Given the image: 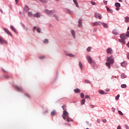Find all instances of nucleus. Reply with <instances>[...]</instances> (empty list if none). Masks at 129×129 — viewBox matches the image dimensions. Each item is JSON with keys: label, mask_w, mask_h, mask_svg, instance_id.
<instances>
[{"label": "nucleus", "mask_w": 129, "mask_h": 129, "mask_svg": "<svg viewBox=\"0 0 129 129\" xmlns=\"http://www.w3.org/2000/svg\"><path fill=\"white\" fill-rule=\"evenodd\" d=\"M107 61L108 62H106V65L109 69H110V65H112L114 63V57L112 55L108 56L107 58Z\"/></svg>", "instance_id": "f257e3e1"}, {"label": "nucleus", "mask_w": 129, "mask_h": 129, "mask_svg": "<svg viewBox=\"0 0 129 129\" xmlns=\"http://www.w3.org/2000/svg\"><path fill=\"white\" fill-rule=\"evenodd\" d=\"M86 59L88 61V63L89 64H90L91 66L94 69H96L97 68V67H96V63H95V61L92 59V57H91L89 55L86 56Z\"/></svg>", "instance_id": "f03ea898"}, {"label": "nucleus", "mask_w": 129, "mask_h": 129, "mask_svg": "<svg viewBox=\"0 0 129 129\" xmlns=\"http://www.w3.org/2000/svg\"><path fill=\"white\" fill-rule=\"evenodd\" d=\"M126 37L129 38V31H127L126 34H122L120 35L121 39H119L118 41L120 43H122L123 45L125 44V40H126Z\"/></svg>", "instance_id": "7ed1b4c3"}, {"label": "nucleus", "mask_w": 129, "mask_h": 129, "mask_svg": "<svg viewBox=\"0 0 129 129\" xmlns=\"http://www.w3.org/2000/svg\"><path fill=\"white\" fill-rule=\"evenodd\" d=\"M62 116L64 120L66 119L67 117V121L68 122H70V118H69V113H68V112H67L66 110H64Z\"/></svg>", "instance_id": "20e7f679"}, {"label": "nucleus", "mask_w": 129, "mask_h": 129, "mask_svg": "<svg viewBox=\"0 0 129 129\" xmlns=\"http://www.w3.org/2000/svg\"><path fill=\"white\" fill-rule=\"evenodd\" d=\"M44 12L45 14H46V15H52V14H54V13H55L56 11L55 10H48L47 9H45L44 11Z\"/></svg>", "instance_id": "39448f33"}, {"label": "nucleus", "mask_w": 129, "mask_h": 129, "mask_svg": "<svg viewBox=\"0 0 129 129\" xmlns=\"http://www.w3.org/2000/svg\"><path fill=\"white\" fill-rule=\"evenodd\" d=\"M102 24V22L100 21H96L92 23V26H100Z\"/></svg>", "instance_id": "423d86ee"}, {"label": "nucleus", "mask_w": 129, "mask_h": 129, "mask_svg": "<svg viewBox=\"0 0 129 129\" xmlns=\"http://www.w3.org/2000/svg\"><path fill=\"white\" fill-rule=\"evenodd\" d=\"M71 34L74 39H75V38H76V33L75 32V31H74V30H71Z\"/></svg>", "instance_id": "0eeeda50"}, {"label": "nucleus", "mask_w": 129, "mask_h": 129, "mask_svg": "<svg viewBox=\"0 0 129 129\" xmlns=\"http://www.w3.org/2000/svg\"><path fill=\"white\" fill-rule=\"evenodd\" d=\"M106 52L107 54H113V50L110 47L107 49Z\"/></svg>", "instance_id": "6e6552de"}, {"label": "nucleus", "mask_w": 129, "mask_h": 129, "mask_svg": "<svg viewBox=\"0 0 129 129\" xmlns=\"http://www.w3.org/2000/svg\"><path fill=\"white\" fill-rule=\"evenodd\" d=\"M64 11L66 13H68V14H70V15H73V11L70 10L68 8H65L64 9Z\"/></svg>", "instance_id": "1a4fd4ad"}, {"label": "nucleus", "mask_w": 129, "mask_h": 129, "mask_svg": "<svg viewBox=\"0 0 129 129\" xmlns=\"http://www.w3.org/2000/svg\"><path fill=\"white\" fill-rule=\"evenodd\" d=\"M4 31L5 32V33H6V34H7V35H9V36H13L11 32H10L8 29L4 28Z\"/></svg>", "instance_id": "9d476101"}, {"label": "nucleus", "mask_w": 129, "mask_h": 129, "mask_svg": "<svg viewBox=\"0 0 129 129\" xmlns=\"http://www.w3.org/2000/svg\"><path fill=\"white\" fill-rule=\"evenodd\" d=\"M23 9L24 12H26V13H29V12H30V8H29L27 5H25Z\"/></svg>", "instance_id": "9b49d317"}, {"label": "nucleus", "mask_w": 129, "mask_h": 129, "mask_svg": "<svg viewBox=\"0 0 129 129\" xmlns=\"http://www.w3.org/2000/svg\"><path fill=\"white\" fill-rule=\"evenodd\" d=\"M120 64H121V66H122V67H124V68H126V67H127V62L123 61L121 62Z\"/></svg>", "instance_id": "f8f14e48"}, {"label": "nucleus", "mask_w": 129, "mask_h": 129, "mask_svg": "<svg viewBox=\"0 0 129 129\" xmlns=\"http://www.w3.org/2000/svg\"><path fill=\"white\" fill-rule=\"evenodd\" d=\"M5 43V44H8V42L4 39L2 37H0V44H3Z\"/></svg>", "instance_id": "ddd939ff"}, {"label": "nucleus", "mask_w": 129, "mask_h": 129, "mask_svg": "<svg viewBox=\"0 0 129 129\" xmlns=\"http://www.w3.org/2000/svg\"><path fill=\"white\" fill-rule=\"evenodd\" d=\"M15 89H16V90H17V91H20V92H22V91H23V89L18 86H15Z\"/></svg>", "instance_id": "4468645a"}, {"label": "nucleus", "mask_w": 129, "mask_h": 129, "mask_svg": "<svg viewBox=\"0 0 129 129\" xmlns=\"http://www.w3.org/2000/svg\"><path fill=\"white\" fill-rule=\"evenodd\" d=\"M78 24L79 28H81V27H82V20L79 19L78 21Z\"/></svg>", "instance_id": "2eb2a0df"}, {"label": "nucleus", "mask_w": 129, "mask_h": 129, "mask_svg": "<svg viewBox=\"0 0 129 129\" xmlns=\"http://www.w3.org/2000/svg\"><path fill=\"white\" fill-rule=\"evenodd\" d=\"M34 17L35 18H40L41 17V14L39 13H36L34 15Z\"/></svg>", "instance_id": "dca6fc26"}, {"label": "nucleus", "mask_w": 129, "mask_h": 129, "mask_svg": "<svg viewBox=\"0 0 129 129\" xmlns=\"http://www.w3.org/2000/svg\"><path fill=\"white\" fill-rule=\"evenodd\" d=\"M101 25H102L103 27L104 28H105L106 29H107V28H108V25L106 23H102Z\"/></svg>", "instance_id": "f3484780"}, {"label": "nucleus", "mask_w": 129, "mask_h": 129, "mask_svg": "<svg viewBox=\"0 0 129 129\" xmlns=\"http://www.w3.org/2000/svg\"><path fill=\"white\" fill-rule=\"evenodd\" d=\"M10 28H11V30H12V31H13V32H14L15 33H16L17 34V30H16V28H15V27H14V26H11Z\"/></svg>", "instance_id": "a211bd4d"}, {"label": "nucleus", "mask_w": 129, "mask_h": 129, "mask_svg": "<svg viewBox=\"0 0 129 129\" xmlns=\"http://www.w3.org/2000/svg\"><path fill=\"white\" fill-rule=\"evenodd\" d=\"M74 92H75V93H80V92H81V90L80 89L77 88L74 90Z\"/></svg>", "instance_id": "6ab92c4d"}, {"label": "nucleus", "mask_w": 129, "mask_h": 129, "mask_svg": "<svg viewBox=\"0 0 129 129\" xmlns=\"http://www.w3.org/2000/svg\"><path fill=\"white\" fill-rule=\"evenodd\" d=\"M75 5H76V7L77 8H79V5H78V2H77V1L76 0H73Z\"/></svg>", "instance_id": "aec40b11"}, {"label": "nucleus", "mask_w": 129, "mask_h": 129, "mask_svg": "<svg viewBox=\"0 0 129 129\" xmlns=\"http://www.w3.org/2000/svg\"><path fill=\"white\" fill-rule=\"evenodd\" d=\"M40 3H42V4H47L48 3V0H38Z\"/></svg>", "instance_id": "412c9836"}, {"label": "nucleus", "mask_w": 129, "mask_h": 129, "mask_svg": "<svg viewBox=\"0 0 129 129\" xmlns=\"http://www.w3.org/2000/svg\"><path fill=\"white\" fill-rule=\"evenodd\" d=\"M56 113H57V112H56V110H53L51 112V115L52 116H54V115H55L56 114Z\"/></svg>", "instance_id": "4be33fe9"}, {"label": "nucleus", "mask_w": 129, "mask_h": 129, "mask_svg": "<svg viewBox=\"0 0 129 129\" xmlns=\"http://www.w3.org/2000/svg\"><path fill=\"white\" fill-rule=\"evenodd\" d=\"M112 34H113V35H118V33L117 32V30L114 29L112 31Z\"/></svg>", "instance_id": "5701e85b"}, {"label": "nucleus", "mask_w": 129, "mask_h": 129, "mask_svg": "<svg viewBox=\"0 0 129 129\" xmlns=\"http://www.w3.org/2000/svg\"><path fill=\"white\" fill-rule=\"evenodd\" d=\"M66 56H68L69 57H75V55L74 54H71V53H67Z\"/></svg>", "instance_id": "b1692460"}, {"label": "nucleus", "mask_w": 129, "mask_h": 129, "mask_svg": "<svg viewBox=\"0 0 129 129\" xmlns=\"http://www.w3.org/2000/svg\"><path fill=\"white\" fill-rule=\"evenodd\" d=\"M124 22H125V23L129 22V17H126L124 18Z\"/></svg>", "instance_id": "393cba45"}, {"label": "nucleus", "mask_w": 129, "mask_h": 129, "mask_svg": "<svg viewBox=\"0 0 129 129\" xmlns=\"http://www.w3.org/2000/svg\"><path fill=\"white\" fill-rule=\"evenodd\" d=\"M115 7H116V8H120V4L118 3H115Z\"/></svg>", "instance_id": "a878e982"}, {"label": "nucleus", "mask_w": 129, "mask_h": 129, "mask_svg": "<svg viewBox=\"0 0 129 129\" xmlns=\"http://www.w3.org/2000/svg\"><path fill=\"white\" fill-rule=\"evenodd\" d=\"M99 93H100V94H107V93L105 92L104 91H103L102 90H99Z\"/></svg>", "instance_id": "bb28decb"}, {"label": "nucleus", "mask_w": 129, "mask_h": 129, "mask_svg": "<svg viewBox=\"0 0 129 129\" xmlns=\"http://www.w3.org/2000/svg\"><path fill=\"white\" fill-rule=\"evenodd\" d=\"M121 78L122 79H123L124 78H126V76L124 74L122 73L121 75Z\"/></svg>", "instance_id": "cd10ccee"}, {"label": "nucleus", "mask_w": 129, "mask_h": 129, "mask_svg": "<svg viewBox=\"0 0 129 129\" xmlns=\"http://www.w3.org/2000/svg\"><path fill=\"white\" fill-rule=\"evenodd\" d=\"M79 65L81 70H82V69H83V66H82V63H81V61H79Z\"/></svg>", "instance_id": "c85d7f7f"}, {"label": "nucleus", "mask_w": 129, "mask_h": 129, "mask_svg": "<svg viewBox=\"0 0 129 129\" xmlns=\"http://www.w3.org/2000/svg\"><path fill=\"white\" fill-rule=\"evenodd\" d=\"M85 103V99H83L81 101V105H83Z\"/></svg>", "instance_id": "c756f323"}, {"label": "nucleus", "mask_w": 129, "mask_h": 129, "mask_svg": "<svg viewBox=\"0 0 129 129\" xmlns=\"http://www.w3.org/2000/svg\"><path fill=\"white\" fill-rule=\"evenodd\" d=\"M52 17H53V18H54L55 20H56V21H58V16H57V15L53 14Z\"/></svg>", "instance_id": "7c9ffc66"}, {"label": "nucleus", "mask_w": 129, "mask_h": 129, "mask_svg": "<svg viewBox=\"0 0 129 129\" xmlns=\"http://www.w3.org/2000/svg\"><path fill=\"white\" fill-rule=\"evenodd\" d=\"M28 15L29 16V17H32L33 16V13H32V12L29 11L28 12Z\"/></svg>", "instance_id": "2f4dec72"}, {"label": "nucleus", "mask_w": 129, "mask_h": 129, "mask_svg": "<svg viewBox=\"0 0 129 129\" xmlns=\"http://www.w3.org/2000/svg\"><path fill=\"white\" fill-rule=\"evenodd\" d=\"M106 8L107 11V12H108V13H112V10H111V9L108 8V7H106Z\"/></svg>", "instance_id": "473e14b6"}, {"label": "nucleus", "mask_w": 129, "mask_h": 129, "mask_svg": "<svg viewBox=\"0 0 129 129\" xmlns=\"http://www.w3.org/2000/svg\"><path fill=\"white\" fill-rule=\"evenodd\" d=\"M43 43H44V44H48V43H49V41L47 39H45L43 41Z\"/></svg>", "instance_id": "72a5a7b5"}, {"label": "nucleus", "mask_w": 129, "mask_h": 129, "mask_svg": "<svg viewBox=\"0 0 129 129\" xmlns=\"http://www.w3.org/2000/svg\"><path fill=\"white\" fill-rule=\"evenodd\" d=\"M121 88H126V85H125V84H122L121 85Z\"/></svg>", "instance_id": "f704fd0d"}, {"label": "nucleus", "mask_w": 129, "mask_h": 129, "mask_svg": "<svg viewBox=\"0 0 129 129\" xmlns=\"http://www.w3.org/2000/svg\"><path fill=\"white\" fill-rule=\"evenodd\" d=\"M99 15H100V14H98V13H95V18H96V19H98V17H99Z\"/></svg>", "instance_id": "c9c22d12"}, {"label": "nucleus", "mask_w": 129, "mask_h": 129, "mask_svg": "<svg viewBox=\"0 0 129 129\" xmlns=\"http://www.w3.org/2000/svg\"><path fill=\"white\" fill-rule=\"evenodd\" d=\"M119 94H118L115 98V100H118V98H119Z\"/></svg>", "instance_id": "e433bc0d"}, {"label": "nucleus", "mask_w": 129, "mask_h": 129, "mask_svg": "<svg viewBox=\"0 0 129 129\" xmlns=\"http://www.w3.org/2000/svg\"><path fill=\"white\" fill-rule=\"evenodd\" d=\"M91 50V47H90V46H89L88 47H87V52H90Z\"/></svg>", "instance_id": "4c0bfd02"}, {"label": "nucleus", "mask_w": 129, "mask_h": 129, "mask_svg": "<svg viewBox=\"0 0 129 129\" xmlns=\"http://www.w3.org/2000/svg\"><path fill=\"white\" fill-rule=\"evenodd\" d=\"M81 98H84V94L83 93H81Z\"/></svg>", "instance_id": "58836bf2"}, {"label": "nucleus", "mask_w": 129, "mask_h": 129, "mask_svg": "<svg viewBox=\"0 0 129 129\" xmlns=\"http://www.w3.org/2000/svg\"><path fill=\"white\" fill-rule=\"evenodd\" d=\"M118 112L119 114H120V115H123V113H122V112L121 111L118 110Z\"/></svg>", "instance_id": "ea45409f"}, {"label": "nucleus", "mask_w": 129, "mask_h": 129, "mask_svg": "<svg viewBox=\"0 0 129 129\" xmlns=\"http://www.w3.org/2000/svg\"><path fill=\"white\" fill-rule=\"evenodd\" d=\"M37 31L38 33H40V32H41V28H37Z\"/></svg>", "instance_id": "a19ab883"}, {"label": "nucleus", "mask_w": 129, "mask_h": 129, "mask_svg": "<svg viewBox=\"0 0 129 129\" xmlns=\"http://www.w3.org/2000/svg\"><path fill=\"white\" fill-rule=\"evenodd\" d=\"M85 82H86V83H90V81L88 80H85Z\"/></svg>", "instance_id": "79ce46f5"}, {"label": "nucleus", "mask_w": 129, "mask_h": 129, "mask_svg": "<svg viewBox=\"0 0 129 129\" xmlns=\"http://www.w3.org/2000/svg\"><path fill=\"white\" fill-rule=\"evenodd\" d=\"M85 98L86 99H90V97L89 96V95H86L85 96Z\"/></svg>", "instance_id": "37998d69"}, {"label": "nucleus", "mask_w": 129, "mask_h": 129, "mask_svg": "<svg viewBox=\"0 0 129 129\" xmlns=\"http://www.w3.org/2000/svg\"><path fill=\"white\" fill-rule=\"evenodd\" d=\"M91 5H92V6H95V4H96L95 2L93 1L91 2Z\"/></svg>", "instance_id": "c03bdc74"}, {"label": "nucleus", "mask_w": 129, "mask_h": 129, "mask_svg": "<svg viewBox=\"0 0 129 129\" xmlns=\"http://www.w3.org/2000/svg\"><path fill=\"white\" fill-rule=\"evenodd\" d=\"M90 107H91V108H94L95 106L94 105L90 104Z\"/></svg>", "instance_id": "a18cd8bd"}, {"label": "nucleus", "mask_w": 129, "mask_h": 129, "mask_svg": "<svg viewBox=\"0 0 129 129\" xmlns=\"http://www.w3.org/2000/svg\"><path fill=\"white\" fill-rule=\"evenodd\" d=\"M44 58H45V56L44 55L39 56V59H44Z\"/></svg>", "instance_id": "49530a36"}, {"label": "nucleus", "mask_w": 129, "mask_h": 129, "mask_svg": "<svg viewBox=\"0 0 129 129\" xmlns=\"http://www.w3.org/2000/svg\"><path fill=\"white\" fill-rule=\"evenodd\" d=\"M61 107H62V109H63V110H64V109H65V108H66V105H63L61 106Z\"/></svg>", "instance_id": "de8ad7c7"}, {"label": "nucleus", "mask_w": 129, "mask_h": 129, "mask_svg": "<svg viewBox=\"0 0 129 129\" xmlns=\"http://www.w3.org/2000/svg\"><path fill=\"white\" fill-rule=\"evenodd\" d=\"M100 121H101V120H100V119H97V122H98V123H100Z\"/></svg>", "instance_id": "09e8293b"}, {"label": "nucleus", "mask_w": 129, "mask_h": 129, "mask_svg": "<svg viewBox=\"0 0 129 129\" xmlns=\"http://www.w3.org/2000/svg\"><path fill=\"white\" fill-rule=\"evenodd\" d=\"M4 77H5V78H6V79H8V78H10V77H9V76L8 75L4 76Z\"/></svg>", "instance_id": "8fccbe9b"}, {"label": "nucleus", "mask_w": 129, "mask_h": 129, "mask_svg": "<svg viewBox=\"0 0 129 129\" xmlns=\"http://www.w3.org/2000/svg\"><path fill=\"white\" fill-rule=\"evenodd\" d=\"M100 20H101V19H102V16H101V15H100V14L99 15L98 17Z\"/></svg>", "instance_id": "3c124183"}, {"label": "nucleus", "mask_w": 129, "mask_h": 129, "mask_svg": "<svg viewBox=\"0 0 129 129\" xmlns=\"http://www.w3.org/2000/svg\"><path fill=\"white\" fill-rule=\"evenodd\" d=\"M102 121H103V122H104V123H105L106 122L107 120H106V119H103L102 120Z\"/></svg>", "instance_id": "603ef678"}, {"label": "nucleus", "mask_w": 129, "mask_h": 129, "mask_svg": "<svg viewBox=\"0 0 129 129\" xmlns=\"http://www.w3.org/2000/svg\"><path fill=\"white\" fill-rule=\"evenodd\" d=\"M112 111H113V112H114L115 111V108L112 107L111 108Z\"/></svg>", "instance_id": "864d4df0"}, {"label": "nucleus", "mask_w": 129, "mask_h": 129, "mask_svg": "<svg viewBox=\"0 0 129 129\" xmlns=\"http://www.w3.org/2000/svg\"><path fill=\"white\" fill-rule=\"evenodd\" d=\"M117 129H121V127L120 126V125H118L117 127Z\"/></svg>", "instance_id": "5fc2aeb1"}, {"label": "nucleus", "mask_w": 129, "mask_h": 129, "mask_svg": "<svg viewBox=\"0 0 129 129\" xmlns=\"http://www.w3.org/2000/svg\"><path fill=\"white\" fill-rule=\"evenodd\" d=\"M104 5H107V1H104Z\"/></svg>", "instance_id": "6e6d98bb"}, {"label": "nucleus", "mask_w": 129, "mask_h": 129, "mask_svg": "<svg viewBox=\"0 0 129 129\" xmlns=\"http://www.w3.org/2000/svg\"><path fill=\"white\" fill-rule=\"evenodd\" d=\"M25 96H27V97H30V95L29 94H25Z\"/></svg>", "instance_id": "4d7b16f0"}, {"label": "nucleus", "mask_w": 129, "mask_h": 129, "mask_svg": "<svg viewBox=\"0 0 129 129\" xmlns=\"http://www.w3.org/2000/svg\"><path fill=\"white\" fill-rule=\"evenodd\" d=\"M127 59L129 60V52H128L127 53Z\"/></svg>", "instance_id": "13d9d810"}, {"label": "nucleus", "mask_w": 129, "mask_h": 129, "mask_svg": "<svg viewBox=\"0 0 129 129\" xmlns=\"http://www.w3.org/2000/svg\"><path fill=\"white\" fill-rule=\"evenodd\" d=\"M96 31H97V29L94 28V29H93V32H96Z\"/></svg>", "instance_id": "bf43d9fd"}, {"label": "nucleus", "mask_w": 129, "mask_h": 129, "mask_svg": "<svg viewBox=\"0 0 129 129\" xmlns=\"http://www.w3.org/2000/svg\"><path fill=\"white\" fill-rule=\"evenodd\" d=\"M125 126H126V129H129V127H128V126H127V125H125Z\"/></svg>", "instance_id": "052dcab7"}, {"label": "nucleus", "mask_w": 129, "mask_h": 129, "mask_svg": "<svg viewBox=\"0 0 129 129\" xmlns=\"http://www.w3.org/2000/svg\"><path fill=\"white\" fill-rule=\"evenodd\" d=\"M116 10L117 11H119V10H120L119 7H117V8L116 9Z\"/></svg>", "instance_id": "680f3d73"}, {"label": "nucleus", "mask_w": 129, "mask_h": 129, "mask_svg": "<svg viewBox=\"0 0 129 129\" xmlns=\"http://www.w3.org/2000/svg\"><path fill=\"white\" fill-rule=\"evenodd\" d=\"M18 2H19V0H15V3L16 5L18 4Z\"/></svg>", "instance_id": "e2e57ef3"}, {"label": "nucleus", "mask_w": 129, "mask_h": 129, "mask_svg": "<svg viewBox=\"0 0 129 129\" xmlns=\"http://www.w3.org/2000/svg\"><path fill=\"white\" fill-rule=\"evenodd\" d=\"M106 91H107V92H108V91H109V89H106L105 90Z\"/></svg>", "instance_id": "0e129e2a"}, {"label": "nucleus", "mask_w": 129, "mask_h": 129, "mask_svg": "<svg viewBox=\"0 0 129 129\" xmlns=\"http://www.w3.org/2000/svg\"><path fill=\"white\" fill-rule=\"evenodd\" d=\"M36 29H37V27L34 26V27H33V30H36Z\"/></svg>", "instance_id": "69168bd1"}, {"label": "nucleus", "mask_w": 129, "mask_h": 129, "mask_svg": "<svg viewBox=\"0 0 129 129\" xmlns=\"http://www.w3.org/2000/svg\"><path fill=\"white\" fill-rule=\"evenodd\" d=\"M0 12L3 14V10L2 9L0 10Z\"/></svg>", "instance_id": "338daca9"}, {"label": "nucleus", "mask_w": 129, "mask_h": 129, "mask_svg": "<svg viewBox=\"0 0 129 129\" xmlns=\"http://www.w3.org/2000/svg\"><path fill=\"white\" fill-rule=\"evenodd\" d=\"M119 2H120V3H121L122 2V0H118Z\"/></svg>", "instance_id": "774afa93"}]
</instances>
